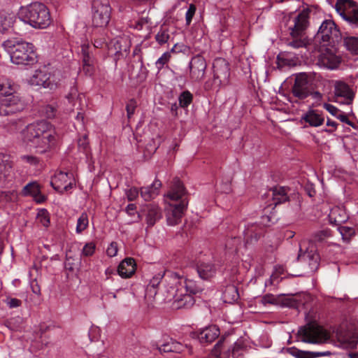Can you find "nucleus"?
I'll return each instance as SVG.
<instances>
[{
	"instance_id": "nucleus-9",
	"label": "nucleus",
	"mask_w": 358,
	"mask_h": 358,
	"mask_svg": "<svg viewBox=\"0 0 358 358\" xmlns=\"http://www.w3.org/2000/svg\"><path fill=\"white\" fill-rule=\"evenodd\" d=\"M173 282H171V288H176L177 291L184 288L185 293H181L183 296V299L186 302L194 303L193 298L190 296L191 294H196L203 291V287L201 285H199L196 282L192 280L184 279L176 273H170Z\"/></svg>"
},
{
	"instance_id": "nucleus-21",
	"label": "nucleus",
	"mask_w": 358,
	"mask_h": 358,
	"mask_svg": "<svg viewBox=\"0 0 358 358\" xmlns=\"http://www.w3.org/2000/svg\"><path fill=\"white\" fill-rule=\"evenodd\" d=\"M220 329L216 325H210L199 330L197 337L201 344H209L218 338Z\"/></svg>"
},
{
	"instance_id": "nucleus-33",
	"label": "nucleus",
	"mask_w": 358,
	"mask_h": 358,
	"mask_svg": "<svg viewBox=\"0 0 358 358\" xmlns=\"http://www.w3.org/2000/svg\"><path fill=\"white\" fill-rule=\"evenodd\" d=\"M273 204L275 206L282 203L288 200L287 189L284 187H276L271 190Z\"/></svg>"
},
{
	"instance_id": "nucleus-58",
	"label": "nucleus",
	"mask_w": 358,
	"mask_h": 358,
	"mask_svg": "<svg viewBox=\"0 0 358 358\" xmlns=\"http://www.w3.org/2000/svg\"><path fill=\"white\" fill-rule=\"evenodd\" d=\"M106 253L109 257H115L117 253V245L115 242H112L108 247Z\"/></svg>"
},
{
	"instance_id": "nucleus-4",
	"label": "nucleus",
	"mask_w": 358,
	"mask_h": 358,
	"mask_svg": "<svg viewBox=\"0 0 358 358\" xmlns=\"http://www.w3.org/2000/svg\"><path fill=\"white\" fill-rule=\"evenodd\" d=\"M3 46L10 55V60L17 65H33L37 62V55L32 43L22 40H7Z\"/></svg>"
},
{
	"instance_id": "nucleus-19",
	"label": "nucleus",
	"mask_w": 358,
	"mask_h": 358,
	"mask_svg": "<svg viewBox=\"0 0 358 358\" xmlns=\"http://www.w3.org/2000/svg\"><path fill=\"white\" fill-rule=\"evenodd\" d=\"M81 53L83 55V69L87 76H92L94 73V58L93 53L90 51V45L84 43L81 45Z\"/></svg>"
},
{
	"instance_id": "nucleus-2",
	"label": "nucleus",
	"mask_w": 358,
	"mask_h": 358,
	"mask_svg": "<svg viewBox=\"0 0 358 358\" xmlns=\"http://www.w3.org/2000/svg\"><path fill=\"white\" fill-rule=\"evenodd\" d=\"M166 201L169 205L167 214L168 224L176 225L182 217L188 206L187 191L179 179H173L170 189L167 192Z\"/></svg>"
},
{
	"instance_id": "nucleus-43",
	"label": "nucleus",
	"mask_w": 358,
	"mask_h": 358,
	"mask_svg": "<svg viewBox=\"0 0 358 358\" xmlns=\"http://www.w3.org/2000/svg\"><path fill=\"white\" fill-rule=\"evenodd\" d=\"M170 38L169 30L162 27L155 36V39L160 45L166 43Z\"/></svg>"
},
{
	"instance_id": "nucleus-60",
	"label": "nucleus",
	"mask_w": 358,
	"mask_h": 358,
	"mask_svg": "<svg viewBox=\"0 0 358 358\" xmlns=\"http://www.w3.org/2000/svg\"><path fill=\"white\" fill-rule=\"evenodd\" d=\"M324 108L329 112L332 115L337 116L340 110L334 106L329 103H324Z\"/></svg>"
},
{
	"instance_id": "nucleus-6",
	"label": "nucleus",
	"mask_w": 358,
	"mask_h": 358,
	"mask_svg": "<svg viewBox=\"0 0 358 358\" xmlns=\"http://www.w3.org/2000/svg\"><path fill=\"white\" fill-rule=\"evenodd\" d=\"M310 11L308 8H304L293 19L294 24L289 27L292 37L291 41L287 43L289 46L295 49L308 48L310 40L306 36V30L309 25Z\"/></svg>"
},
{
	"instance_id": "nucleus-46",
	"label": "nucleus",
	"mask_w": 358,
	"mask_h": 358,
	"mask_svg": "<svg viewBox=\"0 0 358 358\" xmlns=\"http://www.w3.org/2000/svg\"><path fill=\"white\" fill-rule=\"evenodd\" d=\"M96 244L93 242L86 243L82 250V255L85 257L92 256L95 251Z\"/></svg>"
},
{
	"instance_id": "nucleus-12",
	"label": "nucleus",
	"mask_w": 358,
	"mask_h": 358,
	"mask_svg": "<svg viewBox=\"0 0 358 358\" xmlns=\"http://www.w3.org/2000/svg\"><path fill=\"white\" fill-rule=\"evenodd\" d=\"M130 47L131 41L127 36H117L107 44L108 55L117 61L128 55Z\"/></svg>"
},
{
	"instance_id": "nucleus-31",
	"label": "nucleus",
	"mask_w": 358,
	"mask_h": 358,
	"mask_svg": "<svg viewBox=\"0 0 358 358\" xmlns=\"http://www.w3.org/2000/svg\"><path fill=\"white\" fill-rule=\"evenodd\" d=\"M222 297L225 303H233L239 299L237 287L234 285H228L222 291Z\"/></svg>"
},
{
	"instance_id": "nucleus-11",
	"label": "nucleus",
	"mask_w": 358,
	"mask_h": 358,
	"mask_svg": "<svg viewBox=\"0 0 358 358\" xmlns=\"http://www.w3.org/2000/svg\"><path fill=\"white\" fill-rule=\"evenodd\" d=\"M334 8L343 19L358 27V7L352 0H337Z\"/></svg>"
},
{
	"instance_id": "nucleus-29",
	"label": "nucleus",
	"mask_w": 358,
	"mask_h": 358,
	"mask_svg": "<svg viewBox=\"0 0 358 358\" xmlns=\"http://www.w3.org/2000/svg\"><path fill=\"white\" fill-rule=\"evenodd\" d=\"M187 348V346H184L180 343L177 341H171V342H168L162 345L159 347H157V350L162 355L164 352H176V353H181L184 351V349Z\"/></svg>"
},
{
	"instance_id": "nucleus-47",
	"label": "nucleus",
	"mask_w": 358,
	"mask_h": 358,
	"mask_svg": "<svg viewBox=\"0 0 358 358\" xmlns=\"http://www.w3.org/2000/svg\"><path fill=\"white\" fill-rule=\"evenodd\" d=\"M107 44H108V43H106L104 38H94L93 46L90 45V51L91 53H93V50L96 48H103L104 47L107 48Z\"/></svg>"
},
{
	"instance_id": "nucleus-28",
	"label": "nucleus",
	"mask_w": 358,
	"mask_h": 358,
	"mask_svg": "<svg viewBox=\"0 0 358 358\" xmlns=\"http://www.w3.org/2000/svg\"><path fill=\"white\" fill-rule=\"evenodd\" d=\"M329 218L331 224L340 225L348 220V216L344 209L336 206L331 210Z\"/></svg>"
},
{
	"instance_id": "nucleus-40",
	"label": "nucleus",
	"mask_w": 358,
	"mask_h": 358,
	"mask_svg": "<svg viewBox=\"0 0 358 358\" xmlns=\"http://www.w3.org/2000/svg\"><path fill=\"white\" fill-rule=\"evenodd\" d=\"M170 273H171V271H168V272H166V273H165L164 274H162L161 273H159L158 274L155 275L150 280V282H149V284L148 285L150 286V287H155V288L158 289V286L160 284V282H161V280H162V279L163 278L164 276H165L166 278H171ZM171 282H173V280L172 279H171Z\"/></svg>"
},
{
	"instance_id": "nucleus-30",
	"label": "nucleus",
	"mask_w": 358,
	"mask_h": 358,
	"mask_svg": "<svg viewBox=\"0 0 358 358\" xmlns=\"http://www.w3.org/2000/svg\"><path fill=\"white\" fill-rule=\"evenodd\" d=\"M14 17L5 12L0 13V35L8 33L12 28Z\"/></svg>"
},
{
	"instance_id": "nucleus-24",
	"label": "nucleus",
	"mask_w": 358,
	"mask_h": 358,
	"mask_svg": "<svg viewBox=\"0 0 358 358\" xmlns=\"http://www.w3.org/2000/svg\"><path fill=\"white\" fill-rule=\"evenodd\" d=\"M319 60L324 66L331 69L337 68L341 62L339 57L328 49H326L324 52L321 53Z\"/></svg>"
},
{
	"instance_id": "nucleus-5",
	"label": "nucleus",
	"mask_w": 358,
	"mask_h": 358,
	"mask_svg": "<svg viewBox=\"0 0 358 358\" xmlns=\"http://www.w3.org/2000/svg\"><path fill=\"white\" fill-rule=\"evenodd\" d=\"M24 103L10 82L0 83V117L8 116L24 110Z\"/></svg>"
},
{
	"instance_id": "nucleus-16",
	"label": "nucleus",
	"mask_w": 358,
	"mask_h": 358,
	"mask_svg": "<svg viewBox=\"0 0 358 358\" xmlns=\"http://www.w3.org/2000/svg\"><path fill=\"white\" fill-rule=\"evenodd\" d=\"M265 227L262 224L248 222L243 230L244 245H253L264 235Z\"/></svg>"
},
{
	"instance_id": "nucleus-7",
	"label": "nucleus",
	"mask_w": 358,
	"mask_h": 358,
	"mask_svg": "<svg viewBox=\"0 0 358 358\" xmlns=\"http://www.w3.org/2000/svg\"><path fill=\"white\" fill-rule=\"evenodd\" d=\"M291 94V99H296L292 101L294 103H298L299 101L311 96L316 104H320L323 97L320 92L313 90L312 83L306 73H301L296 76L294 83L292 86Z\"/></svg>"
},
{
	"instance_id": "nucleus-35",
	"label": "nucleus",
	"mask_w": 358,
	"mask_h": 358,
	"mask_svg": "<svg viewBox=\"0 0 358 358\" xmlns=\"http://www.w3.org/2000/svg\"><path fill=\"white\" fill-rule=\"evenodd\" d=\"M331 236V231L329 229H324L315 232L311 239V241L316 243H322L326 239Z\"/></svg>"
},
{
	"instance_id": "nucleus-41",
	"label": "nucleus",
	"mask_w": 358,
	"mask_h": 358,
	"mask_svg": "<svg viewBox=\"0 0 358 358\" xmlns=\"http://www.w3.org/2000/svg\"><path fill=\"white\" fill-rule=\"evenodd\" d=\"M331 353L329 351L323 352H310L302 350L301 358H317L321 357L330 356Z\"/></svg>"
},
{
	"instance_id": "nucleus-54",
	"label": "nucleus",
	"mask_w": 358,
	"mask_h": 358,
	"mask_svg": "<svg viewBox=\"0 0 358 358\" xmlns=\"http://www.w3.org/2000/svg\"><path fill=\"white\" fill-rule=\"evenodd\" d=\"M55 108L50 105H47L43 107L42 109L43 114L47 117V118H52L55 116Z\"/></svg>"
},
{
	"instance_id": "nucleus-3",
	"label": "nucleus",
	"mask_w": 358,
	"mask_h": 358,
	"mask_svg": "<svg viewBox=\"0 0 358 358\" xmlns=\"http://www.w3.org/2000/svg\"><path fill=\"white\" fill-rule=\"evenodd\" d=\"M17 15L20 20L36 29H45L52 22L48 7L38 1L21 6Z\"/></svg>"
},
{
	"instance_id": "nucleus-36",
	"label": "nucleus",
	"mask_w": 358,
	"mask_h": 358,
	"mask_svg": "<svg viewBox=\"0 0 358 358\" xmlns=\"http://www.w3.org/2000/svg\"><path fill=\"white\" fill-rule=\"evenodd\" d=\"M193 101L192 94L188 91H183L178 97L179 105L181 108H187Z\"/></svg>"
},
{
	"instance_id": "nucleus-13",
	"label": "nucleus",
	"mask_w": 358,
	"mask_h": 358,
	"mask_svg": "<svg viewBox=\"0 0 358 358\" xmlns=\"http://www.w3.org/2000/svg\"><path fill=\"white\" fill-rule=\"evenodd\" d=\"M229 64L224 59L217 58L213 62V82L220 86L226 85L229 78Z\"/></svg>"
},
{
	"instance_id": "nucleus-22",
	"label": "nucleus",
	"mask_w": 358,
	"mask_h": 358,
	"mask_svg": "<svg viewBox=\"0 0 358 358\" xmlns=\"http://www.w3.org/2000/svg\"><path fill=\"white\" fill-rule=\"evenodd\" d=\"M136 262L131 257L126 258L119 264L117 272L118 275L124 278H130L136 271Z\"/></svg>"
},
{
	"instance_id": "nucleus-18",
	"label": "nucleus",
	"mask_w": 358,
	"mask_h": 358,
	"mask_svg": "<svg viewBox=\"0 0 358 358\" xmlns=\"http://www.w3.org/2000/svg\"><path fill=\"white\" fill-rule=\"evenodd\" d=\"M335 101L343 104H351L354 94L349 86L343 82H337L335 85Z\"/></svg>"
},
{
	"instance_id": "nucleus-39",
	"label": "nucleus",
	"mask_w": 358,
	"mask_h": 358,
	"mask_svg": "<svg viewBox=\"0 0 358 358\" xmlns=\"http://www.w3.org/2000/svg\"><path fill=\"white\" fill-rule=\"evenodd\" d=\"M36 219L45 227H48L50 224V214L45 208L38 210Z\"/></svg>"
},
{
	"instance_id": "nucleus-8",
	"label": "nucleus",
	"mask_w": 358,
	"mask_h": 358,
	"mask_svg": "<svg viewBox=\"0 0 358 358\" xmlns=\"http://www.w3.org/2000/svg\"><path fill=\"white\" fill-rule=\"evenodd\" d=\"M301 341L306 343L321 345L329 339L328 332L315 321L308 322L298 331Z\"/></svg>"
},
{
	"instance_id": "nucleus-26",
	"label": "nucleus",
	"mask_w": 358,
	"mask_h": 358,
	"mask_svg": "<svg viewBox=\"0 0 358 358\" xmlns=\"http://www.w3.org/2000/svg\"><path fill=\"white\" fill-rule=\"evenodd\" d=\"M162 186L160 180L155 179L150 186L143 187L140 189L141 197L145 201H150L156 196L159 193V189Z\"/></svg>"
},
{
	"instance_id": "nucleus-32",
	"label": "nucleus",
	"mask_w": 358,
	"mask_h": 358,
	"mask_svg": "<svg viewBox=\"0 0 358 358\" xmlns=\"http://www.w3.org/2000/svg\"><path fill=\"white\" fill-rule=\"evenodd\" d=\"M11 169L12 162L10 160V157L0 152V180L9 175Z\"/></svg>"
},
{
	"instance_id": "nucleus-25",
	"label": "nucleus",
	"mask_w": 358,
	"mask_h": 358,
	"mask_svg": "<svg viewBox=\"0 0 358 358\" xmlns=\"http://www.w3.org/2000/svg\"><path fill=\"white\" fill-rule=\"evenodd\" d=\"M302 120L310 126L315 127L322 125L324 122L322 113L317 110H308L303 115Z\"/></svg>"
},
{
	"instance_id": "nucleus-20",
	"label": "nucleus",
	"mask_w": 358,
	"mask_h": 358,
	"mask_svg": "<svg viewBox=\"0 0 358 358\" xmlns=\"http://www.w3.org/2000/svg\"><path fill=\"white\" fill-rule=\"evenodd\" d=\"M145 221L148 227H153L162 217V209L155 203L148 204L144 207Z\"/></svg>"
},
{
	"instance_id": "nucleus-59",
	"label": "nucleus",
	"mask_w": 358,
	"mask_h": 358,
	"mask_svg": "<svg viewBox=\"0 0 358 358\" xmlns=\"http://www.w3.org/2000/svg\"><path fill=\"white\" fill-rule=\"evenodd\" d=\"M6 303L10 308H14L20 306L22 301L16 298H10L7 299Z\"/></svg>"
},
{
	"instance_id": "nucleus-23",
	"label": "nucleus",
	"mask_w": 358,
	"mask_h": 358,
	"mask_svg": "<svg viewBox=\"0 0 358 358\" xmlns=\"http://www.w3.org/2000/svg\"><path fill=\"white\" fill-rule=\"evenodd\" d=\"M66 182L67 173L59 171L52 177L50 185L56 192L62 193L67 189Z\"/></svg>"
},
{
	"instance_id": "nucleus-61",
	"label": "nucleus",
	"mask_w": 358,
	"mask_h": 358,
	"mask_svg": "<svg viewBox=\"0 0 358 358\" xmlns=\"http://www.w3.org/2000/svg\"><path fill=\"white\" fill-rule=\"evenodd\" d=\"M264 303L275 304L277 303L274 295L271 294H265L262 298Z\"/></svg>"
},
{
	"instance_id": "nucleus-63",
	"label": "nucleus",
	"mask_w": 358,
	"mask_h": 358,
	"mask_svg": "<svg viewBox=\"0 0 358 358\" xmlns=\"http://www.w3.org/2000/svg\"><path fill=\"white\" fill-rule=\"evenodd\" d=\"M157 288L147 286L145 289V296L150 298H154L157 293Z\"/></svg>"
},
{
	"instance_id": "nucleus-17",
	"label": "nucleus",
	"mask_w": 358,
	"mask_h": 358,
	"mask_svg": "<svg viewBox=\"0 0 358 358\" xmlns=\"http://www.w3.org/2000/svg\"><path fill=\"white\" fill-rule=\"evenodd\" d=\"M206 62L205 59L198 55L193 57L189 62V77L194 81L201 80L204 75L206 69Z\"/></svg>"
},
{
	"instance_id": "nucleus-10",
	"label": "nucleus",
	"mask_w": 358,
	"mask_h": 358,
	"mask_svg": "<svg viewBox=\"0 0 358 358\" xmlns=\"http://www.w3.org/2000/svg\"><path fill=\"white\" fill-rule=\"evenodd\" d=\"M111 7L108 0H94L92 3V24L104 27L110 20Z\"/></svg>"
},
{
	"instance_id": "nucleus-56",
	"label": "nucleus",
	"mask_w": 358,
	"mask_h": 358,
	"mask_svg": "<svg viewBox=\"0 0 358 358\" xmlns=\"http://www.w3.org/2000/svg\"><path fill=\"white\" fill-rule=\"evenodd\" d=\"M280 275L278 274L276 272H273L271 275L270 278L265 282V285H275L278 284L281 279H280Z\"/></svg>"
},
{
	"instance_id": "nucleus-49",
	"label": "nucleus",
	"mask_w": 358,
	"mask_h": 358,
	"mask_svg": "<svg viewBox=\"0 0 358 358\" xmlns=\"http://www.w3.org/2000/svg\"><path fill=\"white\" fill-rule=\"evenodd\" d=\"M226 247L229 250H234L235 252L237 253L238 252V250H240L239 238L234 237V238H231L230 240L227 241Z\"/></svg>"
},
{
	"instance_id": "nucleus-64",
	"label": "nucleus",
	"mask_w": 358,
	"mask_h": 358,
	"mask_svg": "<svg viewBox=\"0 0 358 358\" xmlns=\"http://www.w3.org/2000/svg\"><path fill=\"white\" fill-rule=\"evenodd\" d=\"M289 353L296 358H301L302 350L296 348L292 347L288 349Z\"/></svg>"
},
{
	"instance_id": "nucleus-50",
	"label": "nucleus",
	"mask_w": 358,
	"mask_h": 358,
	"mask_svg": "<svg viewBox=\"0 0 358 358\" xmlns=\"http://www.w3.org/2000/svg\"><path fill=\"white\" fill-rule=\"evenodd\" d=\"M89 338L91 341H98L100 336V329L96 326H92L88 332Z\"/></svg>"
},
{
	"instance_id": "nucleus-57",
	"label": "nucleus",
	"mask_w": 358,
	"mask_h": 358,
	"mask_svg": "<svg viewBox=\"0 0 358 358\" xmlns=\"http://www.w3.org/2000/svg\"><path fill=\"white\" fill-rule=\"evenodd\" d=\"M78 145L80 149H81L84 152L87 153L89 147V143L86 135L78 140Z\"/></svg>"
},
{
	"instance_id": "nucleus-48",
	"label": "nucleus",
	"mask_w": 358,
	"mask_h": 358,
	"mask_svg": "<svg viewBox=\"0 0 358 358\" xmlns=\"http://www.w3.org/2000/svg\"><path fill=\"white\" fill-rule=\"evenodd\" d=\"M171 58V55L169 52H164L156 62L155 64L157 68L160 70L164 66L168 63Z\"/></svg>"
},
{
	"instance_id": "nucleus-27",
	"label": "nucleus",
	"mask_w": 358,
	"mask_h": 358,
	"mask_svg": "<svg viewBox=\"0 0 358 358\" xmlns=\"http://www.w3.org/2000/svg\"><path fill=\"white\" fill-rule=\"evenodd\" d=\"M196 271L201 278L207 280L215 274L216 268L210 262H199L196 265Z\"/></svg>"
},
{
	"instance_id": "nucleus-52",
	"label": "nucleus",
	"mask_w": 358,
	"mask_h": 358,
	"mask_svg": "<svg viewBox=\"0 0 358 358\" xmlns=\"http://www.w3.org/2000/svg\"><path fill=\"white\" fill-rule=\"evenodd\" d=\"M196 6L190 4L185 14V20L187 25H189L196 12Z\"/></svg>"
},
{
	"instance_id": "nucleus-15",
	"label": "nucleus",
	"mask_w": 358,
	"mask_h": 358,
	"mask_svg": "<svg viewBox=\"0 0 358 358\" xmlns=\"http://www.w3.org/2000/svg\"><path fill=\"white\" fill-rule=\"evenodd\" d=\"M29 84L33 86L43 87L54 90L57 87V83L52 80L50 73L44 67L43 69L36 70L29 78Z\"/></svg>"
},
{
	"instance_id": "nucleus-1",
	"label": "nucleus",
	"mask_w": 358,
	"mask_h": 358,
	"mask_svg": "<svg viewBox=\"0 0 358 358\" xmlns=\"http://www.w3.org/2000/svg\"><path fill=\"white\" fill-rule=\"evenodd\" d=\"M21 136L25 144L41 154L48 151L55 142L52 126L45 120L36 121L28 124L21 131Z\"/></svg>"
},
{
	"instance_id": "nucleus-62",
	"label": "nucleus",
	"mask_w": 358,
	"mask_h": 358,
	"mask_svg": "<svg viewBox=\"0 0 358 358\" xmlns=\"http://www.w3.org/2000/svg\"><path fill=\"white\" fill-rule=\"evenodd\" d=\"M30 286H31L32 292L35 294H36L38 296L41 295V287H40L36 280H31L30 282Z\"/></svg>"
},
{
	"instance_id": "nucleus-37",
	"label": "nucleus",
	"mask_w": 358,
	"mask_h": 358,
	"mask_svg": "<svg viewBox=\"0 0 358 358\" xmlns=\"http://www.w3.org/2000/svg\"><path fill=\"white\" fill-rule=\"evenodd\" d=\"M41 191L39 185L36 182H29L27 185H25L22 189V194L24 196H34L39 193Z\"/></svg>"
},
{
	"instance_id": "nucleus-42",
	"label": "nucleus",
	"mask_w": 358,
	"mask_h": 358,
	"mask_svg": "<svg viewBox=\"0 0 358 358\" xmlns=\"http://www.w3.org/2000/svg\"><path fill=\"white\" fill-rule=\"evenodd\" d=\"M88 226V217L86 213H82L78 219L76 225V232L78 234L83 231Z\"/></svg>"
},
{
	"instance_id": "nucleus-38",
	"label": "nucleus",
	"mask_w": 358,
	"mask_h": 358,
	"mask_svg": "<svg viewBox=\"0 0 358 358\" xmlns=\"http://www.w3.org/2000/svg\"><path fill=\"white\" fill-rule=\"evenodd\" d=\"M347 49L355 54H358V37L348 36L344 39Z\"/></svg>"
},
{
	"instance_id": "nucleus-14",
	"label": "nucleus",
	"mask_w": 358,
	"mask_h": 358,
	"mask_svg": "<svg viewBox=\"0 0 358 358\" xmlns=\"http://www.w3.org/2000/svg\"><path fill=\"white\" fill-rule=\"evenodd\" d=\"M339 34L335 23L331 20H325L320 27L316 35V40H321L324 43L331 44L335 42V38ZM324 46L326 44L323 45Z\"/></svg>"
},
{
	"instance_id": "nucleus-53",
	"label": "nucleus",
	"mask_w": 358,
	"mask_h": 358,
	"mask_svg": "<svg viewBox=\"0 0 358 358\" xmlns=\"http://www.w3.org/2000/svg\"><path fill=\"white\" fill-rule=\"evenodd\" d=\"M224 341V338H221L214 346L213 355L210 358H220V348Z\"/></svg>"
},
{
	"instance_id": "nucleus-55",
	"label": "nucleus",
	"mask_w": 358,
	"mask_h": 358,
	"mask_svg": "<svg viewBox=\"0 0 358 358\" xmlns=\"http://www.w3.org/2000/svg\"><path fill=\"white\" fill-rule=\"evenodd\" d=\"M140 191L136 187H132L126 192V195L129 201H134L138 197Z\"/></svg>"
},
{
	"instance_id": "nucleus-51",
	"label": "nucleus",
	"mask_w": 358,
	"mask_h": 358,
	"mask_svg": "<svg viewBox=\"0 0 358 358\" xmlns=\"http://www.w3.org/2000/svg\"><path fill=\"white\" fill-rule=\"evenodd\" d=\"M20 160L23 162H26L30 165L34 166H36L39 163V159L38 157L29 155L20 156Z\"/></svg>"
},
{
	"instance_id": "nucleus-44",
	"label": "nucleus",
	"mask_w": 358,
	"mask_h": 358,
	"mask_svg": "<svg viewBox=\"0 0 358 358\" xmlns=\"http://www.w3.org/2000/svg\"><path fill=\"white\" fill-rule=\"evenodd\" d=\"M338 230L343 239L345 241H348L355 234V229L349 227L340 226Z\"/></svg>"
},
{
	"instance_id": "nucleus-34",
	"label": "nucleus",
	"mask_w": 358,
	"mask_h": 358,
	"mask_svg": "<svg viewBox=\"0 0 358 358\" xmlns=\"http://www.w3.org/2000/svg\"><path fill=\"white\" fill-rule=\"evenodd\" d=\"M303 258L308 259L310 268L312 271H315L318 268L320 262V255L316 252L310 250L307 251L306 254L303 255Z\"/></svg>"
},
{
	"instance_id": "nucleus-45",
	"label": "nucleus",
	"mask_w": 358,
	"mask_h": 358,
	"mask_svg": "<svg viewBox=\"0 0 358 358\" xmlns=\"http://www.w3.org/2000/svg\"><path fill=\"white\" fill-rule=\"evenodd\" d=\"M136 108L137 102L136 99H129L126 105L127 116L129 120H130L132 115L134 114Z\"/></svg>"
}]
</instances>
